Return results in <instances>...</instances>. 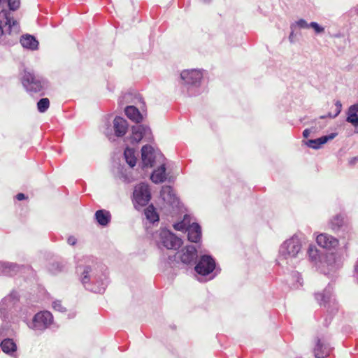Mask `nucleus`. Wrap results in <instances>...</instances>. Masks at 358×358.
I'll list each match as a JSON object with an SVG mask.
<instances>
[{
    "mask_svg": "<svg viewBox=\"0 0 358 358\" xmlns=\"http://www.w3.org/2000/svg\"><path fill=\"white\" fill-rule=\"evenodd\" d=\"M76 271L86 289L94 293H103L108 285V273L105 266L89 260L85 265H78Z\"/></svg>",
    "mask_w": 358,
    "mask_h": 358,
    "instance_id": "nucleus-1",
    "label": "nucleus"
},
{
    "mask_svg": "<svg viewBox=\"0 0 358 358\" xmlns=\"http://www.w3.org/2000/svg\"><path fill=\"white\" fill-rule=\"evenodd\" d=\"M303 241L304 237L302 235H294L284 241L279 249L277 259L278 265L287 268L295 267L299 259H302L304 255Z\"/></svg>",
    "mask_w": 358,
    "mask_h": 358,
    "instance_id": "nucleus-2",
    "label": "nucleus"
},
{
    "mask_svg": "<svg viewBox=\"0 0 358 358\" xmlns=\"http://www.w3.org/2000/svg\"><path fill=\"white\" fill-rule=\"evenodd\" d=\"M203 73L198 69L184 70L180 73V78L182 81L184 90L187 92L189 96H196L199 93L197 90L200 86Z\"/></svg>",
    "mask_w": 358,
    "mask_h": 358,
    "instance_id": "nucleus-3",
    "label": "nucleus"
},
{
    "mask_svg": "<svg viewBox=\"0 0 358 358\" xmlns=\"http://www.w3.org/2000/svg\"><path fill=\"white\" fill-rule=\"evenodd\" d=\"M22 84L30 94L41 92L48 87V82L45 79L28 70L24 71Z\"/></svg>",
    "mask_w": 358,
    "mask_h": 358,
    "instance_id": "nucleus-4",
    "label": "nucleus"
},
{
    "mask_svg": "<svg viewBox=\"0 0 358 358\" xmlns=\"http://www.w3.org/2000/svg\"><path fill=\"white\" fill-rule=\"evenodd\" d=\"M198 257L197 250L194 245H187L182 248L180 252L173 256H169L168 258V264L171 267H178L179 264L176 259H180L181 262L184 264H192L196 262Z\"/></svg>",
    "mask_w": 358,
    "mask_h": 358,
    "instance_id": "nucleus-5",
    "label": "nucleus"
},
{
    "mask_svg": "<svg viewBox=\"0 0 358 358\" xmlns=\"http://www.w3.org/2000/svg\"><path fill=\"white\" fill-rule=\"evenodd\" d=\"M157 243L159 248L176 250L182 244L181 238L166 229H161L157 232Z\"/></svg>",
    "mask_w": 358,
    "mask_h": 358,
    "instance_id": "nucleus-6",
    "label": "nucleus"
},
{
    "mask_svg": "<svg viewBox=\"0 0 358 358\" xmlns=\"http://www.w3.org/2000/svg\"><path fill=\"white\" fill-rule=\"evenodd\" d=\"M20 31L19 22L8 10L0 11V38L6 34H17Z\"/></svg>",
    "mask_w": 358,
    "mask_h": 358,
    "instance_id": "nucleus-7",
    "label": "nucleus"
},
{
    "mask_svg": "<svg viewBox=\"0 0 358 358\" xmlns=\"http://www.w3.org/2000/svg\"><path fill=\"white\" fill-rule=\"evenodd\" d=\"M151 199V192L148 184L141 182L135 186L133 192V203L134 208L139 210L147 206Z\"/></svg>",
    "mask_w": 358,
    "mask_h": 358,
    "instance_id": "nucleus-8",
    "label": "nucleus"
},
{
    "mask_svg": "<svg viewBox=\"0 0 358 358\" xmlns=\"http://www.w3.org/2000/svg\"><path fill=\"white\" fill-rule=\"evenodd\" d=\"M315 299L320 306H324L331 314L338 310V303L333 295V287L330 285L322 292L315 294Z\"/></svg>",
    "mask_w": 358,
    "mask_h": 358,
    "instance_id": "nucleus-9",
    "label": "nucleus"
},
{
    "mask_svg": "<svg viewBox=\"0 0 358 358\" xmlns=\"http://www.w3.org/2000/svg\"><path fill=\"white\" fill-rule=\"evenodd\" d=\"M53 322L52 313L48 310L40 311L33 317L29 327L34 331H44L48 328Z\"/></svg>",
    "mask_w": 358,
    "mask_h": 358,
    "instance_id": "nucleus-10",
    "label": "nucleus"
},
{
    "mask_svg": "<svg viewBox=\"0 0 358 358\" xmlns=\"http://www.w3.org/2000/svg\"><path fill=\"white\" fill-rule=\"evenodd\" d=\"M321 264L320 271L325 275H329L342 266V257L337 252H331L326 255L325 259Z\"/></svg>",
    "mask_w": 358,
    "mask_h": 358,
    "instance_id": "nucleus-11",
    "label": "nucleus"
},
{
    "mask_svg": "<svg viewBox=\"0 0 358 358\" xmlns=\"http://www.w3.org/2000/svg\"><path fill=\"white\" fill-rule=\"evenodd\" d=\"M215 261L210 255H203L199 257L194 269L199 275L206 276L215 269Z\"/></svg>",
    "mask_w": 358,
    "mask_h": 358,
    "instance_id": "nucleus-12",
    "label": "nucleus"
},
{
    "mask_svg": "<svg viewBox=\"0 0 358 358\" xmlns=\"http://www.w3.org/2000/svg\"><path fill=\"white\" fill-rule=\"evenodd\" d=\"M19 301V296L17 292H11L10 294L4 297L0 303V317L6 321L8 318V312Z\"/></svg>",
    "mask_w": 358,
    "mask_h": 358,
    "instance_id": "nucleus-13",
    "label": "nucleus"
},
{
    "mask_svg": "<svg viewBox=\"0 0 358 358\" xmlns=\"http://www.w3.org/2000/svg\"><path fill=\"white\" fill-rule=\"evenodd\" d=\"M143 138L148 141L152 139V135L150 128L145 125H136L131 127V136L130 141L132 144L138 143Z\"/></svg>",
    "mask_w": 358,
    "mask_h": 358,
    "instance_id": "nucleus-14",
    "label": "nucleus"
},
{
    "mask_svg": "<svg viewBox=\"0 0 358 358\" xmlns=\"http://www.w3.org/2000/svg\"><path fill=\"white\" fill-rule=\"evenodd\" d=\"M317 243L322 248L331 250L336 248L338 245V240L326 233L319 234L316 237Z\"/></svg>",
    "mask_w": 358,
    "mask_h": 358,
    "instance_id": "nucleus-15",
    "label": "nucleus"
},
{
    "mask_svg": "<svg viewBox=\"0 0 358 358\" xmlns=\"http://www.w3.org/2000/svg\"><path fill=\"white\" fill-rule=\"evenodd\" d=\"M337 136V133H331L329 135L322 136L316 139H309L304 141L303 143L308 148L317 150L329 141L333 140Z\"/></svg>",
    "mask_w": 358,
    "mask_h": 358,
    "instance_id": "nucleus-16",
    "label": "nucleus"
},
{
    "mask_svg": "<svg viewBox=\"0 0 358 358\" xmlns=\"http://www.w3.org/2000/svg\"><path fill=\"white\" fill-rule=\"evenodd\" d=\"M143 167H152L155 162L154 150L151 145H145L141 149Z\"/></svg>",
    "mask_w": 358,
    "mask_h": 358,
    "instance_id": "nucleus-17",
    "label": "nucleus"
},
{
    "mask_svg": "<svg viewBox=\"0 0 358 358\" xmlns=\"http://www.w3.org/2000/svg\"><path fill=\"white\" fill-rule=\"evenodd\" d=\"M331 350L329 344L323 339H317L314 348L315 358H324L327 357Z\"/></svg>",
    "mask_w": 358,
    "mask_h": 358,
    "instance_id": "nucleus-18",
    "label": "nucleus"
},
{
    "mask_svg": "<svg viewBox=\"0 0 358 358\" xmlns=\"http://www.w3.org/2000/svg\"><path fill=\"white\" fill-rule=\"evenodd\" d=\"M160 195L162 199L166 203L173 206H178L179 203L178 199L171 186L163 187L161 189Z\"/></svg>",
    "mask_w": 358,
    "mask_h": 358,
    "instance_id": "nucleus-19",
    "label": "nucleus"
},
{
    "mask_svg": "<svg viewBox=\"0 0 358 358\" xmlns=\"http://www.w3.org/2000/svg\"><path fill=\"white\" fill-rule=\"evenodd\" d=\"M113 129L115 136L122 137L127 131L128 123L125 119L121 117H116L113 120Z\"/></svg>",
    "mask_w": 358,
    "mask_h": 358,
    "instance_id": "nucleus-20",
    "label": "nucleus"
},
{
    "mask_svg": "<svg viewBox=\"0 0 358 358\" xmlns=\"http://www.w3.org/2000/svg\"><path fill=\"white\" fill-rule=\"evenodd\" d=\"M188 240L193 243H197L201 238V229L199 224H189L187 229Z\"/></svg>",
    "mask_w": 358,
    "mask_h": 358,
    "instance_id": "nucleus-21",
    "label": "nucleus"
},
{
    "mask_svg": "<svg viewBox=\"0 0 358 358\" xmlns=\"http://www.w3.org/2000/svg\"><path fill=\"white\" fill-rule=\"evenodd\" d=\"M20 269V266L10 262H0V275H13Z\"/></svg>",
    "mask_w": 358,
    "mask_h": 358,
    "instance_id": "nucleus-22",
    "label": "nucleus"
},
{
    "mask_svg": "<svg viewBox=\"0 0 358 358\" xmlns=\"http://www.w3.org/2000/svg\"><path fill=\"white\" fill-rule=\"evenodd\" d=\"M124 111L127 117L136 123H140L143 120V115L134 106H126Z\"/></svg>",
    "mask_w": 358,
    "mask_h": 358,
    "instance_id": "nucleus-23",
    "label": "nucleus"
},
{
    "mask_svg": "<svg viewBox=\"0 0 358 358\" xmlns=\"http://www.w3.org/2000/svg\"><path fill=\"white\" fill-rule=\"evenodd\" d=\"M20 43L24 48L36 50L38 48V41L31 35L26 34L21 37Z\"/></svg>",
    "mask_w": 358,
    "mask_h": 358,
    "instance_id": "nucleus-24",
    "label": "nucleus"
},
{
    "mask_svg": "<svg viewBox=\"0 0 358 358\" xmlns=\"http://www.w3.org/2000/svg\"><path fill=\"white\" fill-rule=\"evenodd\" d=\"M150 179L155 184L164 182L166 179L165 164H162L159 167L155 169L151 174Z\"/></svg>",
    "mask_w": 358,
    "mask_h": 358,
    "instance_id": "nucleus-25",
    "label": "nucleus"
},
{
    "mask_svg": "<svg viewBox=\"0 0 358 358\" xmlns=\"http://www.w3.org/2000/svg\"><path fill=\"white\" fill-rule=\"evenodd\" d=\"M94 216L98 224L102 227L107 226L111 220L110 212L103 209L98 210L95 213Z\"/></svg>",
    "mask_w": 358,
    "mask_h": 358,
    "instance_id": "nucleus-26",
    "label": "nucleus"
},
{
    "mask_svg": "<svg viewBox=\"0 0 358 358\" xmlns=\"http://www.w3.org/2000/svg\"><path fill=\"white\" fill-rule=\"evenodd\" d=\"M2 351L8 355H13L17 350V345L10 338H5L1 342Z\"/></svg>",
    "mask_w": 358,
    "mask_h": 358,
    "instance_id": "nucleus-27",
    "label": "nucleus"
},
{
    "mask_svg": "<svg viewBox=\"0 0 358 358\" xmlns=\"http://www.w3.org/2000/svg\"><path fill=\"white\" fill-rule=\"evenodd\" d=\"M346 121L355 127H358V104H354L349 108Z\"/></svg>",
    "mask_w": 358,
    "mask_h": 358,
    "instance_id": "nucleus-28",
    "label": "nucleus"
},
{
    "mask_svg": "<svg viewBox=\"0 0 358 358\" xmlns=\"http://www.w3.org/2000/svg\"><path fill=\"white\" fill-rule=\"evenodd\" d=\"M344 224V217L341 215L334 216L329 222L330 229L334 232L338 231Z\"/></svg>",
    "mask_w": 358,
    "mask_h": 358,
    "instance_id": "nucleus-29",
    "label": "nucleus"
},
{
    "mask_svg": "<svg viewBox=\"0 0 358 358\" xmlns=\"http://www.w3.org/2000/svg\"><path fill=\"white\" fill-rule=\"evenodd\" d=\"M20 4V0H3L0 5V9L1 10H8L10 13V10H16L19 8Z\"/></svg>",
    "mask_w": 358,
    "mask_h": 358,
    "instance_id": "nucleus-30",
    "label": "nucleus"
},
{
    "mask_svg": "<svg viewBox=\"0 0 358 358\" xmlns=\"http://www.w3.org/2000/svg\"><path fill=\"white\" fill-rule=\"evenodd\" d=\"M15 335L14 330L11 328L10 324L6 322L2 324L0 327V338L3 339L5 338H10Z\"/></svg>",
    "mask_w": 358,
    "mask_h": 358,
    "instance_id": "nucleus-31",
    "label": "nucleus"
},
{
    "mask_svg": "<svg viewBox=\"0 0 358 358\" xmlns=\"http://www.w3.org/2000/svg\"><path fill=\"white\" fill-rule=\"evenodd\" d=\"M124 155L127 163L131 166L134 167L136 164V157L135 156V150L133 148H126L124 152Z\"/></svg>",
    "mask_w": 358,
    "mask_h": 358,
    "instance_id": "nucleus-32",
    "label": "nucleus"
},
{
    "mask_svg": "<svg viewBox=\"0 0 358 358\" xmlns=\"http://www.w3.org/2000/svg\"><path fill=\"white\" fill-rule=\"evenodd\" d=\"M145 215L148 220H149L152 223H155V222L159 221V215L155 210L153 205H150L145 210Z\"/></svg>",
    "mask_w": 358,
    "mask_h": 358,
    "instance_id": "nucleus-33",
    "label": "nucleus"
},
{
    "mask_svg": "<svg viewBox=\"0 0 358 358\" xmlns=\"http://www.w3.org/2000/svg\"><path fill=\"white\" fill-rule=\"evenodd\" d=\"M307 253H308L309 259L312 262H314L316 264L320 259L319 251L316 248V247L310 245L308 249Z\"/></svg>",
    "mask_w": 358,
    "mask_h": 358,
    "instance_id": "nucleus-34",
    "label": "nucleus"
},
{
    "mask_svg": "<svg viewBox=\"0 0 358 358\" xmlns=\"http://www.w3.org/2000/svg\"><path fill=\"white\" fill-rule=\"evenodd\" d=\"M50 106V101L48 98H42L37 103V109L40 113H45Z\"/></svg>",
    "mask_w": 358,
    "mask_h": 358,
    "instance_id": "nucleus-35",
    "label": "nucleus"
},
{
    "mask_svg": "<svg viewBox=\"0 0 358 358\" xmlns=\"http://www.w3.org/2000/svg\"><path fill=\"white\" fill-rule=\"evenodd\" d=\"M327 117H328V116L327 115H322L319 117V120L315 119L311 122V124H314L313 126V127L317 128V131L318 130L324 129L326 127V125H327L326 123L324 122H321L320 120L325 119Z\"/></svg>",
    "mask_w": 358,
    "mask_h": 358,
    "instance_id": "nucleus-36",
    "label": "nucleus"
},
{
    "mask_svg": "<svg viewBox=\"0 0 358 358\" xmlns=\"http://www.w3.org/2000/svg\"><path fill=\"white\" fill-rule=\"evenodd\" d=\"M300 29H308L310 28V24H308L305 20L300 19L290 26L291 29H294L296 27Z\"/></svg>",
    "mask_w": 358,
    "mask_h": 358,
    "instance_id": "nucleus-37",
    "label": "nucleus"
},
{
    "mask_svg": "<svg viewBox=\"0 0 358 358\" xmlns=\"http://www.w3.org/2000/svg\"><path fill=\"white\" fill-rule=\"evenodd\" d=\"M335 106H336V110H335L334 114H332L331 113H329L327 114V116L329 117L334 118V117H337L339 115V113H341V108H342V104L340 101H336Z\"/></svg>",
    "mask_w": 358,
    "mask_h": 358,
    "instance_id": "nucleus-38",
    "label": "nucleus"
},
{
    "mask_svg": "<svg viewBox=\"0 0 358 358\" xmlns=\"http://www.w3.org/2000/svg\"><path fill=\"white\" fill-rule=\"evenodd\" d=\"M132 97H133V94L131 92L124 94L120 98V100H119L120 104H124V103H127L131 102V99H132Z\"/></svg>",
    "mask_w": 358,
    "mask_h": 358,
    "instance_id": "nucleus-39",
    "label": "nucleus"
},
{
    "mask_svg": "<svg viewBox=\"0 0 358 358\" xmlns=\"http://www.w3.org/2000/svg\"><path fill=\"white\" fill-rule=\"evenodd\" d=\"M310 28L313 29L317 34L322 33L324 31V27H321L318 23L315 22H312L310 23Z\"/></svg>",
    "mask_w": 358,
    "mask_h": 358,
    "instance_id": "nucleus-40",
    "label": "nucleus"
},
{
    "mask_svg": "<svg viewBox=\"0 0 358 358\" xmlns=\"http://www.w3.org/2000/svg\"><path fill=\"white\" fill-rule=\"evenodd\" d=\"M52 308H54V310L62 312V313L66 311V308H64L62 305V302L59 300H56V301H53Z\"/></svg>",
    "mask_w": 358,
    "mask_h": 358,
    "instance_id": "nucleus-41",
    "label": "nucleus"
},
{
    "mask_svg": "<svg viewBox=\"0 0 358 358\" xmlns=\"http://www.w3.org/2000/svg\"><path fill=\"white\" fill-rule=\"evenodd\" d=\"M173 228L176 230V231H187V228H186V226L185 225V222H177V223H175L173 224Z\"/></svg>",
    "mask_w": 358,
    "mask_h": 358,
    "instance_id": "nucleus-42",
    "label": "nucleus"
},
{
    "mask_svg": "<svg viewBox=\"0 0 358 358\" xmlns=\"http://www.w3.org/2000/svg\"><path fill=\"white\" fill-rule=\"evenodd\" d=\"M312 132H317V128L315 127H311L310 129H306L303 131V136L305 138H307L310 134L312 133Z\"/></svg>",
    "mask_w": 358,
    "mask_h": 358,
    "instance_id": "nucleus-43",
    "label": "nucleus"
},
{
    "mask_svg": "<svg viewBox=\"0 0 358 358\" xmlns=\"http://www.w3.org/2000/svg\"><path fill=\"white\" fill-rule=\"evenodd\" d=\"M181 222H185V225L186 226L187 229L189 227V224H192L190 223V222H191L190 217L188 215H185L184 217H183V220Z\"/></svg>",
    "mask_w": 358,
    "mask_h": 358,
    "instance_id": "nucleus-44",
    "label": "nucleus"
},
{
    "mask_svg": "<svg viewBox=\"0 0 358 358\" xmlns=\"http://www.w3.org/2000/svg\"><path fill=\"white\" fill-rule=\"evenodd\" d=\"M67 243L70 245H75L77 243V239L73 236H71L68 238L67 239Z\"/></svg>",
    "mask_w": 358,
    "mask_h": 358,
    "instance_id": "nucleus-45",
    "label": "nucleus"
},
{
    "mask_svg": "<svg viewBox=\"0 0 358 358\" xmlns=\"http://www.w3.org/2000/svg\"><path fill=\"white\" fill-rule=\"evenodd\" d=\"M289 41H290V43H294L295 42L294 41V29H292V31L289 36Z\"/></svg>",
    "mask_w": 358,
    "mask_h": 358,
    "instance_id": "nucleus-46",
    "label": "nucleus"
},
{
    "mask_svg": "<svg viewBox=\"0 0 358 358\" xmlns=\"http://www.w3.org/2000/svg\"><path fill=\"white\" fill-rule=\"evenodd\" d=\"M16 199L19 201H22L26 199V196L23 193H19L16 195Z\"/></svg>",
    "mask_w": 358,
    "mask_h": 358,
    "instance_id": "nucleus-47",
    "label": "nucleus"
},
{
    "mask_svg": "<svg viewBox=\"0 0 358 358\" xmlns=\"http://www.w3.org/2000/svg\"><path fill=\"white\" fill-rule=\"evenodd\" d=\"M358 161V157H352L351 158L350 160H349V164L350 165H354L356 164V162Z\"/></svg>",
    "mask_w": 358,
    "mask_h": 358,
    "instance_id": "nucleus-48",
    "label": "nucleus"
},
{
    "mask_svg": "<svg viewBox=\"0 0 358 358\" xmlns=\"http://www.w3.org/2000/svg\"><path fill=\"white\" fill-rule=\"evenodd\" d=\"M204 3H208L210 2L211 0H201Z\"/></svg>",
    "mask_w": 358,
    "mask_h": 358,
    "instance_id": "nucleus-49",
    "label": "nucleus"
},
{
    "mask_svg": "<svg viewBox=\"0 0 358 358\" xmlns=\"http://www.w3.org/2000/svg\"><path fill=\"white\" fill-rule=\"evenodd\" d=\"M56 266L57 268H59V263H54V264H52V266Z\"/></svg>",
    "mask_w": 358,
    "mask_h": 358,
    "instance_id": "nucleus-50",
    "label": "nucleus"
},
{
    "mask_svg": "<svg viewBox=\"0 0 358 358\" xmlns=\"http://www.w3.org/2000/svg\"><path fill=\"white\" fill-rule=\"evenodd\" d=\"M135 98H136V99H138L139 101H141V98L139 96V95L136 94V95H135Z\"/></svg>",
    "mask_w": 358,
    "mask_h": 358,
    "instance_id": "nucleus-51",
    "label": "nucleus"
},
{
    "mask_svg": "<svg viewBox=\"0 0 358 358\" xmlns=\"http://www.w3.org/2000/svg\"><path fill=\"white\" fill-rule=\"evenodd\" d=\"M3 0H0V5L2 3Z\"/></svg>",
    "mask_w": 358,
    "mask_h": 358,
    "instance_id": "nucleus-52",
    "label": "nucleus"
},
{
    "mask_svg": "<svg viewBox=\"0 0 358 358\" xmlns=\"http://www.w3.org/2000/svg\"><path fill=\"white\" fill-rule=\"evenodd\" d=\"M357 132H358V130H357Z\"/></svg>",
    "mask_w": 358,
    "mask_h": 358,
    "instance_id": "nucleus-53",
    "label": "nucleus"
}]
</instances>
